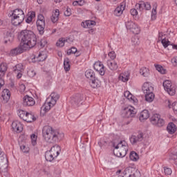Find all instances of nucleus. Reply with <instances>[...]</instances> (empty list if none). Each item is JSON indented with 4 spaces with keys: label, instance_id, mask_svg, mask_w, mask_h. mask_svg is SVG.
<instances>
[{
    "label": "nucleus",
    "instance_id": "nucleus-1",
    "mask_svg": "<svg viewBox=\"0 0 177 177\" xmlns=\"http://www.w3.org/2000/svg\"><path fill=\"white\" fill-rule=\"evenodd\" d=\"M18 38L21 41V46H24V49H31L37 45V36L31 30H22Z\"/></svg>",
    "mask_w": 177,
    "mask_h": 177
},
{
    "label": "nucleus",
    "instance_id": "nucleus-2",
    "mask_svg": "<svg viewBox=\"0 0 177 177\" xmlns=\"http://www.w3.org/2000/svg\"><path fill=\"white\" fill-rule=\"evenodd\" d=\"M43 138L48 143L59 142L64 138V133L55 131L50 126H44L42 129Z\"/></svg>",
    "mask_w": 177,
    "mask_h": 177
},
{
    "label": "nucleus",
    "instance_id": "nucleus-3",
    "mask_svg": "<svg viewBox=\"0 0 177 177\" xmlns=\"http://www.w3.org/2000/svg\"><path fill=\"white\" fill-rule=\"evenodd\" d=\"M113 147L115 149L113 150V154L116 156V157H125L127 156V153H128V143L125 141H120L117 145L115 143H113Z\"/></svg>",
    "mask_w": 177,
    "mask_h": 177
},
{
    "label": "nucleus",
    "instance_id": "nucleus-4",
    "mask_svg": "<svg viewBox=\"0 0 177 177\" xmlns=\"http://www.w3.org/2000/svg\"><path fill=\"white\" fill-rule=\"evenodd\" d=\"M60 154V146L56 145L51 147L50 150L46 151L45 158L46 161L52 162L53 160Z\"/></svg>",
    "mask_w": 177,
    "mask_h": 177
},
{
    "label": "nucleus",
    "instance_id": "nucleus-5",
    "mask_svg": "<svg viewBox=\"0 0 177 177\" xmlns=\"http://www.w3.org/2000/svg\"><path fill=\"white\" fill-rule=\"evenodd\" d=\"M150 121L153 125L161 128L165 124V121L164 119L161 118V116L159 114H154L150 118Z\"/></svg>",
    "mask_w": 177,
    "mask_h": 177
},
{
    "label": "nucleus",
    "instance_id": "nucleus-6",
    "mask_svg": "<svg viewBox=\"0 0 177 177\" xmlns=\"http://www.w3.org/2000/svg\"><path fill=\"white\" fill-rule=\"evenodd\" d=\"M0 172H8V158L0 151Z\"/></svg>",
    "mask_w": 177,
    "mask_h": 177
},
{
    "label": "nucleus",
    "instance_id": "nucleus-7",
    "mask_svg": "<svg viewBox=\"0 0 177 177\" xmlns=\"http://www.w3.org/2000/svg\"><path fill=\"white\" fill-rule=\"evenodd\" d=\"M136 115V109L133 106L124 108L122 112V117L124 118H132Z\"/></svg>",
    "mask_w": 177,
    "mask_h": 177
},
{
    "label": "nucleus",
    "instance_id": "nucleus-8",
    "mask_svg": "<svg viewBox=\"0 0 177 177\" xmlns=\"http://www.w3.org/2000/svg\"><path fill=\"white\" fill-rule=\"evenodd\" d=\"M163 87L165 91H167L171 96H174V95L176 93V88L175 86H172V83L169 80H165L163 82Z\"/></svg>",
    "mask_w": 177,
    "mask_h": 177
},
{
    "label": "nucleus",
    "instance_id": "nucleus-9",
    "mask_svg": "<svg viewBox=\"0 0 177 177\" xmlns=\"http://www.w3.org/2000/svg\"><path fill=\"white\" fill-rule=\"evenodd\" d=\"M126 28L133 32V34L138 35L140 32V28L132 21L126 22Z\"/></svg>",
    "mask_w": 177,
    "mask_h": 177
},
{
    "label": "nucleus",
    "instance_id": "nucleus-10",
    "mask_svg": "<svg viewBox=\"0 0 177 177\" xmlns=\"http://www.w3.org/2000/svg\"><path fill=\"white\" fill-rule=\"evenodd\" d=\"M22 104L24 107L32 106L35 104V100H34L32 97H30L28 95H26L23 97Z\"/></svg>",
    "mask_w": 177,
    "mask_h": 177
},
{
    "label": "nucleus",
    "instance_id": "nucleus-11",
    "mask_svg": "<svg viewBox=\"0 0 177 177\" xmlns=\"http://www.w3.org/2000/svg\"><path fill=\"white\" fill-rule=\"evenodd\" d=\"M93 67L94 70L99 73L100 75H104V73H106V71L104 70V65H103L100 61L95 62Z\"/></svg>",
    "mask_w": 177,
    "mask_h": 177
},
{
    "label": "nucleus",
    "instance_id": "nucleus-12",
    "mask_svg": "<svg viewBox=\"0 0 177 177\" xmlns=\"http://www.w3.org/2000/svg\"><path fill=\"white\" fill-rule=\"evenodd\" d=\"M144 134L143 133L140 132L138 133L137 135H133L130 138V142L131 145H136L137 143H139V142H142L144 139Z\"/></svg>",
    "mask_w": 177,
    "mask_h": 177
},
{
    "label": "nucleus",
    "instance_id": "nucleus-13",
    "mask_svg": "<svg viewBox=\"0 0 177 177\" xmlns=\"http://www.w3.org/2000/svg\"><path fill=\"white\" fill-rule=\"evenodd\" d=\"M136 8L140 10V12H142L143 9H145V10H150L151 9V6L149 2L140 1L136 5Z\"/></svg>",
    "mask_w": 177,
    "mask_h": 177
},
{
    "label": "nucleus",
    "instance_id": "nucleus-14",
    "mask_svg": "<svg viewBox=\"0 0 177 177\" xmlns=\"http://www.w3.org/2000/svg\"><path fill=\"white\" fill-rule=\"evenodd\" d=\"M82 100H84V97H82L81 94H77L71 97V103L74 107L80 106V103H81Z\"/></svg>",
    "mask_w": 177,
    "mask_h": 177
},
{
    "label": "nucleus",
    "instance_id": "nucleus-15",
    "mask_svg": "<svg viewBox=\"0 0 177 177\" xmlns=\"http://www.w3.org/2000/svg\"><path fill=\"white\" fill-rule=\"evenodd\" d=\"M82 100H84V97H82L81 94H77L71 97V103L74 107L80 106V103H81Z\"/></svg>",
    "mask_w": 177,
    "mask_h": 177
},
{
    "label": "nucleus",
    "instance_id": "nucleus-16",
    "mask_svg": "<svg viewBox=\"0 0 177 177\" xmlns=\"http://www.w3.org/2000/svg\"><path fill=\"white\" fill-rule=\"evenodd\" d=\"M24 50H27V48H24V46H21V44H20L19 46L10 50V56H17V55L23 53Z\"/></svg>",
    "mask_w": 177,
    "mask_h": 177
},
{
    "label": "nucleus",
    "instance_id": "nucleus-17",
    "mask_svg": "<svg viewBox=\"0 0 177 177\" xmlns=\"http://www.w3.org/2000/svg\"><path fill=\"white\" fill-rule=\"evenodd\" d=\"M12 128L13 131L19 133L23 131V124H21L20 122L16 120L12 123Z\"/></svg>",
    "mask_w": 177,
    "mask_h": 177
},
{
    "label": "nucleus",
    "instance_id": "nucleus-18",
    "mask_svg": "<svg viewBox=\"0 0 177 177\" xmlns=\"http://www.w3.org/2000/svg\"><path fill=\"white\" fill-rule=\"evenodd\" d=\"M142 92L146 95L147 93H151L154 91V87H153L149 82L144 83L142 86Z\"/></svg>",
    "mask_w": 177,
    "mask_h": 177
},
{
    "label": "nucleus",
    "instance_id": "nucleus-19",
    "mask_svg": "<svg viewBox=\"0 0 177 177\" xmlns=\"http://www.w3.org/2000/svg\"><path fill=\"white\" fill-rule=\"evenodd\" d=\"M37 30L40 35L45 32V21H37Z\"/></svg>",
    "mask_w": 177,
    "mask_h": 177
},
{
    "label": "nucleus",
    "instance_id": "nucleus-20",
    "mask_svg": "<svg viewBox=\"0 0 177 177\" xmlns=\"http://www.w3.org/2000/svg\"><path fill=\"white\" fill-rule=\"evenodd\" d=\"M89 84L91 88H93L95 89L96 88H100V86L102 85V82L98 80L97 78L95 77L89 81Z\"/></svg>",
    "mask_w": 177,
    "mask_h": 177
},
{
    "label": "nucleus",
    "instance_id": "nucleus-21",
    "mask_svg": "<svg viewBox=\"0 0 177 177\" xmlns=\"http://www.w3.org/2000/svg\"><path fill=\"white\" fill-rule=\"evenodd\" d=\"M11 16L19 18L21 17V19H24V17H26L24 12L20 8L14 10Z\"/></svg>",
    "mask_w": 177,
    "mask_h": 177
},
{
    "label": "nucleus",
    "instance_id": "nucleus-22",
    "mask_svg": "<svg viewBox=\"0 0 177 177\" xmlns=\"http://www.w3.org/2000/svg\"><path fill=\"white\" fill-rule=\"evenodd\" d=\"M124 10H125V3H122L120 6H118L114 10L115 16H121Z\"/></svg>",
    "mask_w": 177,
    "mask_h": 177
},
{
    "label": "nucleus",
    "instance_id": "nucleus-23",
    "mask_svg": "<svg viewBox=\"0 0 177 177\" xmlns=\"http://www.w3.org/2000/svg\"><path fill=\"white\" fill-rule=\"evenodd\" d=\"M22 21H24V18L11 16V23L13 26H20Z\"/></svg>",
    "mask_w": 177,
    "mask_h": 177
},
{
    "label": "nucleus",
    "instance_id": "nucleus-24",
    "mask_svg": "<svg viewBox=\"0 0 177 177\" xmlns=\"http://www.w3.org/2000/svg\"><path fill=\"white\" fill-rule=\"evenodd\" d=\"M167 130L170 135H174L176 132V125L174 122H170L167 127Z\"/></svg>",
    "mask_w": 177,
    "mask_h": 177
},
{
    "label": "nucleus",
    "instance_id": "nucleus-25",
    "mask_svg": "<svg viewBox=\"0 0 177 177\" xmlns=\"http://www.w3.org/2000/svg\"><path fill=\"white\" fill-rule=\"evenodd\" d=\"M150 117V114L149 113L148 110H143L140 115V121L143 122L145 120H147Z\"/></svg>",
    "mask_w": 177,
    "mask_h": 177
},
{
    "label": "nucleus",
    "instance_id": "nucleus-26",
    "mask_svg": "<svg viewBox=\"0 0 177 177\" xmlns=\"http://www.w3.org/2000/svg\"><path fill=\"white\" fill-rule=\"evenodd\" d=\"M107 66L110 70H112V71H115L117 68H118V65L117 64V62L111 60L107 61Z\"/></svg>",
    "mask_w": 177,
    "mask_h": 177
},
{
    "label": "nucleus",
    "instance_id": "nucleus-27",
    "mask_svg": "<svg viewBox=\"0 0 177 177\" xmlns=\"http://www.w3.org/2000/svg\"><path fill=\"white\" fill-rule=\"evenodd\" d=\"M1 96L6 102H8L10 99V91L8 88H5L2 91Z\"/></svg>",
    "mask_w": 177,
    "mask_h": 177
},
{
    "label": "nucleus",
    "instance_id": "nucleus-28",
    "mask_svg": "<svg viewBox=\"0 0 177 177\" xmlns=\"http://www.w3.org/2000/svg\"><path fill=\"white\" fill-rule=\"evenodd\" d=\"M50 97L52 106H55L57 100H59V99L60 98V95L57 93L53 92L50 94Z\"/></svg>",
    "mask_w": 177,
    "mask_h": 177
},
{
    "label": "nucleus",
    "instance_id": "nucleus-29",
    "mask_svg": "<svg viewBox=\"0 0 177 177\" xmlns=\"http://www.w3.org/2000/svg\"><path fill=\"white\" fill-rule=\"evenodd\" d=\"M52 107H53V106H52V101H49V102H45L44 105H43L41 108V111H49V110H50V109H52Z\"/></svg>",
    "mask_w": 177,
    "mask_h": 177
},
{
    "label": "nucleus",
    "instance_id": "nucleus-30",
    "mask_svg": "<svg viewBox=\"0 0 177 177\" xmlns=\"http://www.w3.org/2000/svg\"><path fill=\"white\" fill-rule=\"evenodd\" d=\"M8 70V66L5 63H2L0 65V79H2V77L5 75V73H6V71Z\"/></svg>",
    "mask_w": 177,
    "mask_h": 177
},
{
    "label": "nucleus",
    "instance_id": "nucleus-31",
    "mask_svg": "<svg viewBox=\"0 0 177 177\" xmlns=\"http://www.w3.org/2000/svg\"><path fill=\"white\" fill-rule=\"evenodd\" d=\"M35 120H37V118L32 113L28 112L26 113V116L24 121L26 122H33V121H35Z\"/></svg>",
    "mask_w": 177,
    "mask_h": 177
},
{
    "label": "nucleus",
    "instance_id": "nucleus-32",
    "mask_svg": "<svg viewBox=\"0 0 177 177\" xmlns=\"http://www.w3.org/2000/svg\"><path fill=\"white\" fill-rule=\"evenodd\" d=\"M155 97H156V95H154V93H153V91L151 93H148L145 94V100L149 103H151V102L154 100Z\"/></svg>",
    "mask_w": 177,
    "mask_h": 177
},
{
    "label": "nucleus",
    "instance_id": "nucleus-33",
    "mask_svg": "<svg viewBox=\"0 0 177 177\" xmlns=\"http://www.w3.org/2000/svg\"><path fill=\"white\" fill-rule=\"evenodd\" d=\"M60 15V12L59 10H55V12L53 15L51 16V21L53 23H57V21H59V16Z\"/></svg>",
    "mask_w": 177,
    "mask_h": 177
},
{
    "label": "nucleus",
    "instance_id": "nucleus-34",
    "mask_svg": "<svg viewBox=\"0 0 177 177\" xmlns=\"http://www.w3.org/2000/svg\"><path fill=\"white\" fill-rule=\"evenodd\" d=\"M85 76L91 81L93 78H95V72L91 69H88L85 72Z\"/></svg>",
    "mask_w": 177,
    "mask_h": 177
},
{
    "label": "nucleus",
    "instance_id": "nucleus-35",
    "mask_svg": "<svg viewBox=\"0 0 177 177\" xmlns=\"http://www.w3.org/2000/svg\"><path fill=\"white\" fill-rule=\"evenodd\" d=\"M24 71V66L22 64H18L14 67V73H23Z\"/></svg>",
    "mask_w": 177,
    "mask_h": 177
},
{
    "label": "nucleus",
    "instance_id": "nucleus-36",
    "mask_svg": "<svg viewBox=\"0 0 177 177\" xmlns=\"http://www.w3.org/2000/svg\"><path fill=\"white\" fill-rule=\"evenodd\" d=\"M120 81H122V82H127L129 80V74H124L122 73L119 76Z\"/></svg>",
    "mask_w": 177,
    "mask_h": 177
},
{
    "label": "nucleus",
    "instance_id": "nucleus-37",
    "mask_svg": "<svg viewBox=\"0 0 177 177\" xmlns=\"http://www.w3.org/2000/svg\"><path fill=\"white\" fill-rule=\"evenodd\" d=\"M129 157L132 161H138L139 160V155L133 151L130 153Z\"/></svg>",
    "mask_w": 177,
    "mask_h": 177
},
{
    "label": "nucleus",
    "instance_id": "nucleus-38",
    "mask_svg": "<svg viewBox=\"0 0 177 177\" xmlns=\"http://www.w3.org/2000/svg\"><path fill=\"white\" fill-rule=\"evenodd\" d=\"M140 74L143 77H149V68L146 67L141 68L140 69Z\"/></svg>",
    "mask_w": 177,
    "mask_h": 177
},
{
    "label": "nucleus",
    "instance_id": "nucleus-39",
    "mask_svg": "<svg viewBox=\"0 0 177 177\" xmlns=\"http://www.w3.org/2000/svg\"><path fill=\"white\" fill-rule=\"evenodd\" d=\"M64 68L65 71H70V59L66 58L64 61Z\"/></svg>",
    "mask_w": 177,
    "mask_h": 177
},
{
    "label": "nucleus",
    "instance_id": "nucleus-40",
    "mask_svg": "<svg viewBox=\"0 0 177 177\" xmlns=\"http://www.w3.org/2000/svg\"><path fill=\"white\" fill-rule=\"evenodd\" d=\"M155 68L160 74H165L167 73V70L164 69L161 65H155Z\"/></svg>",
    "mask_w": 177,
    "mask_h": 177
},
{
    "label": "nucleus",
    "instance_id": "nucleus-41",
    "mask_svg": "<svg viewBox=\"0 0 177 177\" xmlns=\"http://www.w3.org/2000/svg\"><path fill=\"white\" fill-rule=\"evenodd\" d=\"M26 115H27V112H26V111H24V110L19 111L18 115L24 121V120H26Z\"/></svg>",
    "mask_w": 177,
    "mask_h": 177
},
{
    "label": "nucleus",
    "instance_id": "nucleus-42",
    "mask_svg": "<svg viewBox=\"0 0 177 177\" xmlns=\"http://www.w3.org/2000/svg\"><path fill=\"white\" fill-rule=\"evenodd\" d=\"M37 59L38 62H44V60H46V55L44 53H39Z\"/></svg>",
    "mask_w": 177,
    "mask_h": 177
},
{
    "label": "nucleus",
    "instance_id": "nucleus-43",
    "mask_svg": "<svg viewBox=\"0 0 177 177\" xmlns=\"http://www.w3.org/2000/svg\"><path fill=\"white\" fill-rule=\"evenodd\" d=\"M64 42H66V39H64V38H61L57 41V42L56 43V45L57 46L63 48V46H64Z\"/></svg>",
    "mask_w": 177,
    "mask_h": 177
},
{
    "label": "nucleus",
    "instance_id": "nucleus-44",
    "mask_svg": "<svg viewBox=\"0 0 177 177\" xmlns=\"http://www.w3.org/2000/svg\"><path fill=\"white\" fill-rule=\"evenodd\" d=\"M161 43L163 45L164 48H168V46H169V44H171V41H167L166 37H164L163 39H162Z\"/></svg>",
    "mask_w": 177,
    "mask_h": 177
},
{
    "label": "nucleus",
    "instance_id": "nucleus-45",
    "mask_svg": "<svg viewBox=\"0 0 177 177\" xmlns=\"http://www.w3.org/2000/svg\"><path fill=\"white\" fill-rule=\"evenodd\" d=\"M20 149L23 153H28L30 151V148L25 145H20Z\"/></svg>",
    "mask_w": 177,
    "mask_h": 177
},
{
    "label": "nucleus",
    "instance_id": "nucleus-46",
    "mask_svg": "<svg viewBox=\"0 0 177 177\" xmlns=\"http://www.w3.org/2000/svg\"><path fill=\"white\" fill-rule=\"evenodd\" d=\"M37 135L35 134H32L30 136L31 140H32V146H35L37 145Z\"/></svg>",
    "mask_w": 177,
    "mask_h": 177
},
{
    "label": "nucleus",
    "instance_id": "nucleus-47",
    "mask_svg": "<svg viewBox=\"0 0 177 177\" xmlns=\"http://www.w3.org/2000/svg\"><path fill=\"white\" fill-rule=\"evenodd\" d=\"M164 172H165V174L167 175V176H169V175H171L172 174V169H171V168L169 167H164Z\"/></svg>",
    "mask_w": 177,
    "mask_h": 177
},
{
    "label": "nucleus",
    "instance_id": "nucleus-48",
    "mask_svg": "<svg viewBox=\"0 0 177 177\" xmlns=\"http://www.w3.org/2000/svg\"><path fill=\"white\" fill-rule=\"evenodd\" d=\"M39 44L41 48H45V46H46V44H48V41L46 39H41Z\"/></svg>",
    "mask_w": 177,
    "mask_h": 177
},
{
    "label": "nucleus",
    "instance_id": "nucleus-49",
    "mask_svg": "<svg viewBox=\"0 0 177 177\" xmlns=\"http://www.w3.org/2000/svg\"><path fill=\"white\" fill-rule=\"evenodd\" d=\"M71 53H77V48L72 47L71 49L68 50L67 55H71Z\"/></svg>",
    "mask_w": 177,
    "mask_h": 177
},
{
    "label": "nucleus",
    "instance_id": "nucleus-50",
    "mask_svg": "<svg viewBox=\"0 0 177 177\" xmlns=\"http://www.w3.org/2000/svg\"><path fill=\"white\" fill-rule=\"evenodd\" d=\"M165 35V34H164L162 32H159V35H158V42H160V41H162V39H164V36Z\"/></svg>",
    "mask_w": 177,
    "mask_h": 177
},
{
    "label": "nucleus",
    "instance_id": "nucleus-51",
    "mask_svg": "<svg viewBox=\"0 0 177 177\" xmlns=\"http://www.w3.org/2000/svg\"><path fill=\"white\" fill-rule=\"evenodd\" d=\"M108 56L110 57L111 60H114V59H115V53L114 51H111L108 54Z\"/></svg>",
    "mask_w": 177,
    "mask_h": 177
},
{
    "label": "nucleus",
    "instance_id": "nucleus-52",
    "mask_svg": "<svg viewBox=\"0 0 177 177\" xmlns=\"http://www.w3.org/2000/svg\"><path fill=\"white\" fill-rule=\"evenodd\" d=\"M45 21V17H44V15L42 14L39 15L37 17V21Z\"/></svg>",
    "mask_w": 177,
    "mask_h": 177
},
{
    "label": "nucleus",
    "instance_id": "nucleus-53",
    "mask_svg": "<svg viewBox=\"0 0 177 177\" xmlns=\"http://www.w3.org/2000/svg\"><path fill=\"white\" fill-rule=\"evenodd\" d=\"M64 16H66V17L71 16V8H66V10L64 12Z\"/></svg>",
    "mask_w": 177,
    "mask_h": 177
},
{
    "label": "nucleus",
    "instance_id": "nucleus-54",
    "mask_svg": "<svg viewBox=\"0 0 177 177\" xmlns=\"http://www.w3.org/2000/svg\"><path fill=\"white\" fill-rule=\"evenodd\" d=\"M169 160H177V153H171L169 155Z\"/></svg>",
    "mask_w": 177,
    "mask_h": 177
},
{
    "label": "nucleus",
    "instance_id": "nucleus-55",
    "mask_svg": "<svg viewBox=\"0 0 177 177\" xmlns=\"http://www.w3.org/2000/svg\"><path fill=\"white\" fill-rule=\"evenodd\" d=\"M36 74H37V73H35L34 71H28V75L30 77H35Z\"/></svg>",
    "mask_w": 177,
    "mask_h": 177
},
{
    "label": "nucleus",
    "instance_id": "nucleus-56",
    "mask_svg": "<svg viewBox=\"0 0 177 177\" xmlns=\"http://www.w3.org/2000/svg\"><path fill=\"white\" fill-rule=\"evenodd\" d=\"M130 13L132 16H136L138 15V10L133 8L130 10Z\"/></svg>",
    "mask_w": 177,
    "mask_h": 177
},
{
    "label": "nucleus",
    "instance_id": "nucleus-57",
    "mask_svg": "<svg viewBox=\"0 0 177 177\" xmlns=\"http://www.w3.org/2000/svg\"><path fill=\"white\" fill-rule=\"evenodd\" d=\"M87 24L90 28L91 26H96V21H87Z\"/></svg>",
    "mask_w": 177,
    "mask_h": 177
},
{
    "label": "nucleus",
    "instance_id": "nucleus-58",
    "mask_svg": "<svg viewBox=\"0 0 177 177\" xmlns=\"http://www.w3.org/2000/svg\"><path fill=\"white\" fill-rule=\"evenodd\" d=\"M19 89L21 92H25L26 91V85H24V84H21L19 86Z\"/></svg>",
    "mask_w": 177,
    "mask_h": 177
},
{
    "label": "nucleus",
    "instance_id": "nucleus-59",
    "mask_svg": "<svg viewBox=\"0 0 177 177\" xmlns=\"http://www.w3.org/2000/svg\"><path fill=\"white\" fill-rule=\"evenodd\" d=\"M82 27H84V28H89V25H88V21H86V22H82Z\"/></svg>",
    "mask_w": 177,
    "mask_h": 177
},
{
    "label": "nucleus",
    "instance_id": "nucleus-60",
    "mask_svg": "<svg viewBox=\"0 0 177 177\" xmlns=\"http://www.w3.org/2000/svg\"><path fill=\"white\" fill-rule=\"evenodd\" d=\"M157 15V10L152 11L151 19L156 20V15Z\"/></svg>",
    "mask_w": 177,
    "mask_h": 177
},
{
    "label": "nucleus",
    "instance_id": "nucleus-61",
    "mask_svg": "<svg viewBox=\"0 0 177 177\" xmlns=\"http://www.w3.org/2000/svg\"><path fill=\"white\" fill-rule=\"evenodd\" d=\"M131 42H133V45H135V46L139 45V42H138V39H136L135 38H133L131 39Z\"/></svg>",
    "mask_w": 177,
    "mask_h": 177
},
{
    "label": "nucleus",
    "instance_id": "nucleus-62",
    "mask_svg": "<svg viewBox=\"0 0 177 177\" xmlns=\"http://www.w3.org/2000/svg\"><path fill=\"white\" fill-rule=\"evenodd\" d=\"M21 73H23V72H17V73H15V74H17V78L18 80H20V78H21V77L23 75V74Z\"/></svg>",
    "mask_w": 177,
    "mask_h": 177
},
{
    "label": "nucleus",
    "instance_id": "nucleus-63",
    "mask_svg": "<svg viewBox=\"0 0 177 177\" xmlns=\"http://www.w3.org/2000/svg\"><path fill=\"white\" fill-rule=\"evenodd\" d=\"M26 21L30 24V23H31L32 21V18L28 17V18L26 19Z\"/></svg>",
    "mask_w": 177,
    "mask_h": 177
},
{
    "label": "nucleus",
    "instance_id": "nucleus-64",
    "mask_svg": "<svg viewBox=\"0 0 177 177\" xmlns=\"http://www.w3.org/2000/svg\"><path fill=\"white\" fill-rule=\"evenodd\" d=\"M130 93H131V92H129V91H125L124 92V97H129V95H130Z\"/></svg>",
    "mask_w": 177,
    "mask_h": 177
}]
</instances>
